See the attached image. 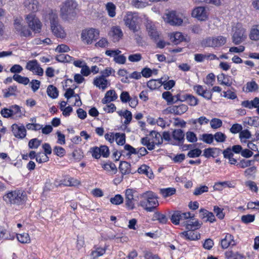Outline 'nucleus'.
Returning a JSON list of instances; mask_svg holds the SVG:
<instances>
[{
    "mask_svg": "<svg viewBox=\"0 0 259 259\" xmlns=\"http://www.w3.org/2000/svg\"><path fill=\"white\" fill-rule=\"evenodd\" d=\"M171 40L175 44H178L185 40V38L181 32H176L170 35Z\"/></svg>",
    "mask_w": 259,
    "mask_h": 259,
    "instance_id": "e433bc0d",
    "label": "nucleus"
},
{
    "mask_svg": "<svg viewBox=\"0 0 259 259\" xmlns=\"http://www.w3.org/2000/svg\"><path fill=\"white\" fill-rule=\"evenodd\" d=\"M14 27L16 30L20 33L21 36L25 37H33L31 31L26 26H24L20 19L15 20L14 23Z\"/></svg>",
    "mask_w": 259,
    "mask_h": 259,
    "instance_id": "4468645a",
    "label": "nucleus"
},
{
    "mask_svg": "<svg viewBox=\"0 0 259 259\" xmlns=\"http://www.w3.org/2000/svg\"><path fill=\"white\" fill-rule=\"evenodd\" d=\"M188 106L185 104H181L178 106H172L167 108V110L170 113L177 115H181L188 110Z\"/></svg>",
    "mask_w": 259,
    "mask_h": 259,
    "instance_id": "4be33fe9",
    "label": "nucleus"
},
{
    "mask_svg": "<svg viewBox=\"0 0 259 259\" xmlns=\"http://www.w3.org/2000/svg\"><path fill=\"white\" fill-rule=\"evenodd\" d=\"M102 167L111 175L116 174L117 171L115 164L111 162H108L103 164Z\"/></svg>",
    "mask_w": 259,
    "mask_h": 259,
    "instance_id": "f704fd0d",
    "label": "nucleus"
},
{
    "mask_svg": "<svg viewBox=\"0 0 259 259\" xmlns=\"http://www.w3.org/2000/svg\"><path fill=\"white\" fill-rule=\"evenodd\" d=\"M118 145L122 146L125 143V135L124 133H116L115 134V139Z\"/></svg>",
    "mask_w": 259,
    "mask_h": 259,
    "instance_id": "de8ad7c7",
    "label": "nucleus"
},
{
    "mask_svg": "<svg viewBox=\"0 0 259 259\" xmlns=\"http://www.w3.org/2000/svg\"><path fill=\"white\" fill-rule=\"evenodd\" d=\"M165 19L171 25H180L183 22L182 15L176 11L169 12L166 14Z\"/></svg>",
    "mask_w": 259,
    "mask_h": 259,
    "instance_id": "9b49d317",
    "label": "nucleus"
},
{
    "mask_svg": "<svg viewBox=\"0 0 259 259\" xmlns=\"http://www.w3.org/2000/svg\"><path fill=\"white\" fill-rule=\"evenodd\" d=\"M232 41L235 45H238L245 40L247 38L246 29L240 23H237L233 28Z\"/></svg>",
    "mask_w": 259,
    "mask_h": 259,
    "instance_id": "423d86ee",
    "label": "nucleus"
},
{
    "mask_svg": "<svg viewBox=\"0 0 259 259\" xmlns=\"http://www.w3.org/2000/svg\"><path fill=\"white\" fill-rule=\"evenodd\" d=\"M131 5L136 8L139 9L145 7L147 4L142 0H132Z\"/></svg>",
    "mask_w": 259,
    "mask_h": 259,
    "instance_id": "0e129e2a",
    "label": "nucleus"
},
{
    "mask_svg": "<svg viewBox=\"0 0 259 259\" xmlns=\"http://www.w3.org/2000/svg\"><path fill=\"white\" fill-rule=\"evenodd\" d=\"M163 78L160 79H151L147 83V87L151 90H154L159 88L162 85V82Z\"/></svg>",
    "mask_w": 259,
    "mask_h": 259,
    "instance_id": "7c9ffc66",
    "label": "nucleus"
},
{
    "mask_svg": "<svg viewBox=\"0 0 259 259\" xmlns=\"http://www.w3.org/2000/svg\"><path fill=\"white\" fill-rule=\"evenodd\" d=\"M213 138L217 142L223 143L226 141L227 137L222 132H217L214 135Z\"/></svg>",
    "mask_w": 259,
    "mask_h": 259,
    "instance_id": "69168bd1",
    "label": "nucleus"
},
{
    "mask_svg": "<svg viewBox=\"0 0 259 259\" xmlns=\"http://www.w3.org/2000/svg\"><path fill=\"white\" fill-rule=\"evenodd\" d=\"M141 144L147 147L149 150H152L155 148V144H154L152 139L148 138V137H144L141 139Z\"/></svg>",
    "mask_w": 259,
    "mask_h": 259,
    "instance_id": "37998d69",
    "label": "nucleus"
},
{
    "mask_svg": "<svg viewBox=\"0 0 259 259\" xmlns=\"http://www.w3.org/2000/svg\"><path fill=\"white\" fill-rule=\"evenodd\" d=\"M18 240L22 243H29L30 238L28 233H24L17 235Z\"/></svg>",
    "mask_w": 259,
    "mask_h": 259,
    "instance_id": "3c124183",
    "label": "nucleus"
},
{
    "mask_svg": "<svg viewBox=\"0 0 259 259\" xmlns=\"http://www.w3.org/2000/svg\"><path fill=\"white\" fill-rule=\"evenodd\" d=\"M218 81L221 84L225 85L228 87H230L232 84V81L230 79V77L228 75H225L223 73L218 76Z\"/></svg>",
    "mask_w": 259,
    "mask_h": 259,
    "instance_id": "c756f323",
    "label": "nucleus"
},
{
    "mask_svg": "<svg viewBox=\"0 0 259 259\" xmlns=\"http://www.w3.org/2000/svg\"><path fill=\"white\" fill-rule=\"evenodd\" d=\"M114 73L115 70L111 67H107L100 72V73L101 74V76L104 78H106V77L109 76L111 75H114Z\"/></svg>",
    "mask_w": 259,
    "mask_h": 259,
    "instance_id": "bf43d9fd",
    "label": "nucleus"
},
{
    "mask_svg": "<svg viewBox=\"0 0 259 259\" xmlns=\"http://www.w3.org/2000/svg\"><path fill=\"white\" fill-rule=\"evenodd\" d=\"M176 189L174 188L161 189L160 190V193L164 198H166L172 196L176 193Z\"/></svg>",
    "mask_w": 259,
    "mask_h": 259,
    "instance_id": "a18cd8bd",
    "label": "nucleus"
},
{
    "mask_svg": "<svg viewBox=\"0 0 259 259\" xmlns=\"http://www.w3.org/2000/svg\"><path fill=\"white\" fill-rule=\"evenodd\" d=\"M110 202L114 205H119L123 202V198L120 194H116L114 197L110 198Z\"/></svg>",
    "mask_w": 259,
    "mask_h": 259,
    "instance_id": "4d7b16f0",
    "label": "nucleus"
},
{
    "mask_svg": "<svg viewBox=\"0 0 259 259\" xmlns=\"http://www.w3.org/2000/svg\"><path fill=\"white\" fill-rule=\"evenodd\" d=\"M258 89L257 84L254 81H251L246 83L245 87L243 89V91L246 93L253 92L257 91Z\"/></svg>",
    "mask_w": 259,
    "mask_h": 259,
    "instance_id": "473e14b6",
    "label": "nucleus"
},
{
    "mask_svg": "<svg viewBox=\"0 0 259 259\" xmlns=\"http://www.w3.org/2000/svg\"><path fill=\"white\" fill-rule=\"evenodd\" d=\"M26 68L39 76H42L44 74L43 69L36 60L29 61L27 63Z\"/></svg>",
    "mask_w": 259,
    "mask_h": 259,
    "instance_id": "dca6fc26",
    "label": "nucleus"
},
{
    "mask_svg": "<svg viewBox=\"0 0 259 259\" xmlns=\"http://www.w3.org/2000/svg\"><path fill=\"white\" fill-rule=\"evenodd\" d=\"M4 200L10 204L21 205L27 200L26 193L21 190H16L9 192L3 197Z\"/></svg>",
    "mask_w": 259,
    "mask_h": 259,
    "instance_id": "f03ea898",
    "label": "nucleus"
},
{
    "mask_svg": "<svg viewBox=\"0 0 259 259\" xmlns=\"http://www.w3.org/2000/svg\"><path fill=\"white\" fill-rule=\"evenodd\" d=\"M136 193V190L133 189H127L125 191V204L128 210H133L135 208L134 196Z\"/></svg>",
    "mask_w": 259,
    "mask_h": 259,
    "instance_id": "ddd939ff",
    "label": "nucleus"
},
{
    "mask_svg": "<svg viewBox=\"0 0 259 259\" xmlns=\"http://www.w3.org/2000/svg\"><path fill=\"white\" fill-rule=\"evenodd\" d=\"M47 94L49 97L55 99L58 96L57 89L53 85H50L47 89Z\"/></svg>",
    "mask_w": 259,
    "mask_h": 259,
    "instance_id": "09e8293b",
    "label": "nucleus"
},
{
    "mask_svg": "<svg viewBox=\"0 0 259 259\" xmlns=\"http://www.w3.org/2000/svg\"><path fill=\"white\" fill-rule=\"evenodd\" d=\"M25 19L28 27L34 33H39L41 29L42 24L35 15L31 13L26 15Z\"/></svg>",
    "mask_w": 259,
    "mask_h": 259,
    "instance_id": "6e6552de",
    "label": "nucleus"
},
{
    "mask_svg": "<svg viewBox=\"0 0 259 259\" xmlns=\"http://www.w3.org/2000/svg\"><path fill=\"white\" fill-rule=\"evenodd\" d=\"M13 78L18 83L24 85L27 84L29 82V79L28 77L22 76L18 74H14L13 76Z\"/></svg>",
    "mask_w": 259,
    "mask_h": 259,
    "instance_id": "603ef678",
    "label": "nucleus"
},
{
    "mask_svg": "<svg viewBox=\"0 0 259 259\" xmlns=\"http://www.w3.org/2000/svg\"><path fill=\"white\" fill-rule=\"evenodd\" d=\"M93 84L99 89L104 91L110 84V81L102 76L96 77L93 81Z\"/></svg>",
    "mask_w": 259,
    "mask_h": 259,
    "instance_id": "a211bd4d",
    "label": "nucleus"
},
{
    "mask_svg": "<svg viewBox=\"0 0 259 259\" xmlns=\"http://www.w3.org/2000/svg\"><path fill=\"white\" fill-rule=\"evenodd\" d=\"M194 217V214H192L190 212H184L181 211L177 210L174 211L170 218L171 222L177 225L180 223L184 226L186 221L189 218Z\"/></svg>",
    "mask_w": 259,
    "mask_h": 259,
    "instance_id": "0eeeda50",
    "label": "nucleus"
},
{
    "mask_svg": "<svg viewBox=\"0 0 259 259\" xmlns=\"http://www.w3.org/2000/svg\"><path fill=\"white\" fill-rule=\"evenodd\" d=\"M77 4L74 0H67L61 8V14L65 19H72L77 14Z\"/></svg>",
    "mask_w": 259,
    "mask_h": 259,
    "instance_id": "20e7f679",
    "label": "nucleus"
},
{
    "mask_svg": "<svg viewBox=\"0 0 259 259\" xmlns=\"http://www.w3.org/2000/svg\"><path fill=\"white\" fill-rule=\"evenodd\" d=\"M123 32L120 27L113 26L108 33V35L114 42H118L123 36Z\"/></svg>",
    "mask_w": 259,
    "mask_h": 259,
    "instance_id": "f3484780",
    "label": "nucleus"
},
{
    "mask_svg": "<svg viewBox=\"0 0 259 259\" xmlns=\"http://www.w3.org/2000/svg\"><path fill=\"white\" fill-rule=\"evenodd\" d=\"M24 4L27 11L32 13L37 12L39 8V3L36 0H27Z\"/></svg>",
    "mask_w": 259,
    "mask_h": 259,
    "instance_id": "b1692460",
    "label": "nucleus"
},
{
    "mask_svg": "<svg viewBox=\"0 0 259 259\" xmlns=\"http://www.w3.org/2000/svg\"><path fill=\"white\" fill-rule=\"evenodd\" d=\"M11 131L13 136L19 139H23L26 136V130L24 125L22 124L14 123L11 125Z\"/></svg>",
    "mask_w": 259,
    "mask_h": 259,
    "instance_id": "f8f14e48",
    "label": "nucleus"
},
{
    "mask_svg": "<svg viewBox=\"0 0 259 259\" xmlns=\"http://www.w3.org/2000/svg\"><path fill=\"white\" fill-rule=\"evenodd\" d=\"M121 172L123 175H126L131 172V164L126 161H122L120 162L119 167Z\"/></svg>",
    "mask_w": 259,
    "mask_h": 259,
    "instance_id": "79ce46f5",
    "label": "nucleus"
},
{
    "mask_svg": "<svg viewBox=\"0 0 259 259\" xmlns=\"http://www.w3.org/2000/svg\"><path fill=\"white\" fill-rule=\"evenodd\" d=\"M150 135L152 137V140L155 145H159L162 143V137L160 133L153 131L151 132Z\"/></svg>",
    "mask_w": 259,
    "mask_h": 259,
    "instance_id": "c9c22d12",
    "label": "nucleus"
},
{
    "mask_svg": "<svg viewBox=\"0 0 259 259\" xmlns=\"http://www.w3.org/2000/svg\"><path fill=\"white\" fill-rule=\"evenodd\" d=\"M90 152L92 153V156L96 159L100 158L101 156L100 148L96 146L91 148Z\"/></svg>",
    "mask_w": 259,
    "mask_h": 259,
    "instance_id": "774afa93",
    "label": "nucleus"
},
{
    "mask_svg": "<svg viewBox=\"0 0 259 259\" xmlns=\"http://www.w3.org/2000/svg\"><path fill=\"white\" fill-rule=\"evenodd\" d=\"M15 237L14 233L11 232L4 227L0 226V239L12 240L14 239Z\"/></svg>",
    "mask_w": 259,
    "mask_h": 259,
    "instance_id": "bb28decb",
    "label": "nucleus"
},
{
    "mask_svg": "<svg viewBox=\"0 0 259 259\" xmlns=\"http://www.w3.org/2000/svg\"><path fill=\"white\" fill-rule=\"evenodd\" d=\"M117 95L114 90H110L108 91L105 95L104 98L102 100V103L103 104H107L112 101H115L117 99Z\"/></svg>",
    "mask_w": 259,
    "mask_h": 259,
    "instance_id": "393cba45",
    "label": "nucleus"
},
{
    "mask_svg": "<svg viewBox=\"0 0 259 259\" xmlns=\"http://www.w3.org/2000/svg\"><path fill=\"white\" fill-rule=\"evenodd\" d=\"M220 150L217 148H209L204 150L203 156L206 158L215 157L218 155Z\"/></svg>",
    "mask_w": 259,
    "mask_h": 259,
    "instance_id": "72a5a7b5",
    "label": "nucleus"
},
{
    "mask_svg": "<svg viewBox=\"0 0 259 259\" xmlns=\"http://www.w3.org/2000/svg\"><path fill=\"white\" fill-rule=\"evenodd\" d=\"M215 81V75L213 73H209L206 77L204 83L208 85L212 86Z\"/></svg>",
    "mask_w": 259,
    "mask_h": 259,
    "instance_id": "e2e57ef3",
    "label": "nucleus"
},
{
    "mask_svg": "<svg viewBox=\"0 0 259 259\" xmlns=\"http://www.w3.org/2000/svg\"><path fill=\"white\" fill-rule=\"evenodd\" d=\"M208 191V187L206 186H200L196 187L193 192V194L196 196L200 195L204 192Z\"/></svg>",
    "mask_w": 259,
    "mask_h": 259,
    "instance_id": "680f3d73",
    "label": "nucleus"
},
{
    "mask_svg": "<svg viewBox=\"0 0 259 259\" xmlns=\"http://www.w3.org/2000/svg\"><path fill=\"white\" fill-rule=\"evenodd\" d=\"M139 197L141 200L140 201L139 205L147 212L153 211L159 206L158 197L152 191H146L140 194Z\"/></svg>",
    "mask_w": 259,
    "mask_h": 259,
    "instance_id": "f257e3e1",
    "label": "nucleus"
},
{
    "mask_svg": "<svg viewBox=\"0 0 259 259\" xmlns=\"http://www.w3.org/2000/svg\"><path fill=\"white\" fill-rule=\"evenodd\" d=\"M11 114V118L14 119H18L21 118L23 114L21 109V107L17 105H11L9 107Z\"/></svg>",
    "mask_w": 259,
    "mask_h": 259,
    "instance_id": "412c9836",
    "label": "nucleus"
},
{
    "mask_svg": "<svg viewBox=\"0 0 259 259\" xmlns=\"http://www.w3.org/2000/svg\"><path fill=\"white\" fill-rule=\"evenodd\" d=\"M51 29L53 34L57 37L65 38L66 34L62 27L58 23V18L56 12L51 11L48 14Z\"/></svg>",
    "mask_w": 259,
    "mask_h": 259,
    "instance_id": "7ed1b4c3",
    "label": "nucleus"
},
{
    "mask_svg": "<svg viewBox=\"0 0 259 259\" xmlns=\"http://www.w3.org/2000/svg\"><path fill=\"white\" fill-rule=\"evenodd\" d=\"M64 96L67 100L70 99L72 97H74L75 98V103L74 104L75 106L79 107L82 104L79 95L75 94L73 89L71 88L67 89L64 94Z\"/></svg>",
    "mask_w": 259,
    "mask_h": 259,
    "instance_id": "5701e85b",
    "label": "nucleus"
},
{
    "mask_svg": "<svg viewBox=\"0 0 259 259\" xmlns=\"http://www.w3.org/2000/svg\"><path fill=\"white\" fill-rule=\"evenodd\" d=\"M209 122V119L205 116H201L197 119H191L190 120V122L192 124L196 125L198 123L200 125H202L203 124H207Z\"/></svg>",
    "mask_w": 259,
    "mask_h": 259,
    "instance_id": "8fccbe9b",
    "label": "nucleus"
},
{
    "mask_svg": "<svg viewBox=\"0 0 259 259\" xmlns=\"http://www.w3.org/2000/svg\"><path fill=\"white\" fill-rule=\"evenodd\" d=\"M146 28L149 35L151 38L156 39L159 36V33L157 31L156 27L151 22H148L146 24Z\"/></svg>",
    "mask_w": 259,
    "mask_h": 259,
    "instance_id": "cd10ccee",
    "label": "nucleus"
},
{
    "mask_svg": "<svg viewBox=\"0 0 259 259\" xmlns=\"http://www.w3.org/2000/svg\"><path fill=\"white\" fill-rule=\"evenodd\" d=\"M125 152H127L126 155L131 156L132 154H137V150L130 145L125 144L124 146V150L119 152L120 156Z\"/></svg>",
    "mask_w": 259,
    "mask_h": 259,
    "instance_id": "ea45409f",
    "label": "nucleus"
},
{
    "mask_svg": "<svg viewBox=\"0 0 259 259\" xmlns=\"http://www.w3.org/2000/svg\"><path fill=\"white\" fill-rule=\"evenodd\" d=\"M251 133L247 130L241 131L239 134V137L242 142H245L246 139H248L251 137Z\"/></svg>",
    "mask_w": 259,
    "mask_h": 259,
    "instance_id": "13d9d810",
    "label": "nucleus"
},
{
    "mask_svg": "<svg viewBox=\"0 0 259 259\" xmlns=\"http://www.w3.org/2000/svg\"><path fill=\"white\" fill-rule=\"evenodd\" d=\"M138 171L139 174L145 175L149 178H151L153 177V173L152 172L151 169L149 166L146 165H142L140 166L138 168Z\"/></svg>",
    "mask_w": 259,
    "mask_h": 259,
    "instance_id": "a19ab883",
    "label": "nucleus"
},
{
    "mask_svg": "<svg viewBox=\"0 0 259 259\" xmlns=\"http://www.w3.org/2000/svg\"><path fill=\"white\" fill-rule=\"evenodd\" d=\"M185 100L190 106H195L198 103V99L192 95H186L185 96Z\"/></svg>",
    "mask_w": 259,
    "mask_h": 259,
    "instance_id": "864d4df0",
    "label": "nucleus"
},
{
    "mask_svg": "<svg viewBox=\"0 0 259 259\" xmlns=\"http://www.w3.org/2000/svg\"><path fill=\"white\" fill-rule=\"evenodd\" d=\"M41 141L37 138L30 140L28 142V147L30 149H37L40 145Z\"/></svg>",
    "mask_w": 259,
    "mask_h": 259,
    "instance_id": "052dcab7",
    "label": "nucleus"
},
{
    "mask_svg": "<svg viewBox=\"0 0 259 259\" xmlns=\"http://www.w3.org/2000/svg\"><path fill=\"white\" fill-rule=\"evenodd\" d=\"M99 34L100 31L98 29L95 28L84 29L81 32V38L84 44L89 45L91 44L93 40L98 38Z\"/></svg>",
    "mask_w": 259,
    "mask_h": 259,
    "instance_id": "1a4fd4ad",
    "label": "nucleus"
},
{
    "mask_svg": "<svg viewBox=\"0 0 259 259\" xmlns=\"http://www.w3.org/2000/svg\"><path fill=\"white\" fill-rule=\"evenodd\" d=\"M173 138L179 142H183L184 140V133L181 129H176L172 132Z\"/></svg>",
    "mask_w": 259,
    "mask_h": 259,
    "instance_id": "58836bf2",
    "label": "nucleus"
},
{
    "mask_svg": "<svg viewBox=\"0 0 259 259\" xmlns=\"http://www.w3.org/2000/svg\"><path fill=\"white\" fill-rule=\"evenodd\" d=\"M236 245V242L234 239V236L230 234L227 233L224 238L221 241V246L223 249H226L229 246H233Z\"/></svg>",
    "mask_w": 259,
    "mask_h": 259,
    "instance_id": "aec40b11",
    "label": "nucleus"
},
{
    "mask_svg": "<svg viewBox=\"0 0 259 259\" xmlns=\"http://www.w3.org/2000/svg\"><path fill=\"white\" fill-rule=\"evenodd\" d=\"M49 157L47 155V154L40 152H38L36 155V161L38 163L46 162L49 160Z\"/></svg>",
    "mask_w": 259,
    "mask_h": 259,
    "instance_id": "6e6d98bb",
    "label": "nucleus"
},
{
    "mask_svg": "<svg viewBox=\"0 0 259 259\" xmlns=\"http://www.w3.org/2000/svg\"><path fill=\"white\" fill-rule=\"evenodd\" d=\"M199 213L202 219H207L206 221L213 223L215 221V217L211 212H209L205 209L201 208L199 210Z\"/></svg>",
    "mask_w": 259,
    "mask_h": 259,
    "instance_id": "c85d7f7f",
    "label": "nucleus"
},
{
    "mask_svg": "<svg viewBox=\"0 0 259 259\" xmlns=\"http://www.w3.org/2000/svg\"><path fill=\"white\" fill-rule=\"evenodd\" d=\"M249 36L251 40L255 41L259 40V25H255L252 27Z\"/></svg>",
    "mask_w": 259,
    "mask_h": 259,
    "instance_id": "2f4dec72",
    "label": "nucleus"
},
{
    "mask_svg": "<svg viewBox=\"0 0 259 259\" xmlns=\"http://www.w3.org/2000/svg\"><path fill=\"white\" fill-rule=\"evenodd\" d=\"M125 25L135 33L140 30V18L138 13L128 12L123 18Z\"/></svg>",
    "mask_w": 259,
    "mask_h": 259,
    "instance_id": "39448f33",
    "label": "nucleus"
},
{
    "mask_svg": "<svg viewBox=\"0 0 259 259\" xmlns=\"http://www.w3.org/2000/svg\"><path fill=\"white\" fill-rule=\"evenodd\" d=\"M56 59L57 61L62 62H71L74 60V58L72 57L64 54L58 55Z\"/></svg>",
    "mask_w": 259,
    "mask_h": 259,
    "instance_id": "5fc2aeb1",
    "label": "nucleus"
},
{
    "mask_svg": "<svg viewBox=\"0 0 259 259\" xmlns=\"http://www.w3.org/2000/svg\"><path fill=\"white\" fill-rule=\"evenodd\" d=\"M153 220H157L161 224H166L167 222V219L165 215L160 213L159 212H155L153 215Z\"/></svg>",
    "mask_w": 259,
    "mask_h": 259,
    "instance_id": "49530a36",
    "label": "nucleus"
},
{
    "mask_svg": "<svg viewBox=\"0 0 259 259\" xmlns=\"http://www.w3.org/2000/svg\"><path fill=\"white\" fill-rule=\"evenodd\" d=\"M192 16L198 20L204 21L207 20L208 13L203 7H198L194 9L192 12Z\"/></svg>",
    "mask_w": 259,
    "mask_h": 259,
    "instance_id": "2eb2a0df",
    "label": "nucleus"
},
{
    "mask_svg": "<svg viewBox=\"0 0 259 259\" xmlns=\"http://www.w3.org/2000/svg\"><path fill=\"white\" fill-rule=\"evenodd\" d=\"M106 10L107 11L108 15L110 17H114L116 15V6L111 2H108L106 5Z\"/></svg>",
    "mask_w": 259,
    "mask_h": 259,
    "instance_id": "c03bdc74",
    "label": "nucleus"
},
{
    "mask_svg": "<svg viewBox=\"0 0 259 259\" xmlns=\"http://www.w3.org/2000/svg\"><path fill=\"white\" fill-rule=\"evenodd\" d=\"M226 38L223 36L209 37L203 41V45L207 47H220L225 44Z\"/></svg>",
    "mask_w": 259,
    "mask_h": 259,
    "instance_id": "9d476101",
    "label": "nucleus"
},
{
    "mask_svg": "<svg viewBox=\"0 0 259 259\" xmlns=\"http://www.w3.org/2000/svg\"><path fill=\"white\" fill-rule=\"evenodd\" d=\"M193 218H189L186 221L184 226L186 227V230H195L201 227V224L198 220H195Z\"/></svg>",
    "mask_w": 259,
    "mask_h": 259,
    "instance_id": "a878e982",
    "label": "nucleus"
},
{
    "mask_svg": "<svg viewBox=\"0 0 259 259\" xmlns=\"http://www.w3.org/2000/svg\"><path fill=\"white\" fill-rule=\"evenodd\" d=\"M202 153L200 149L196 148L191 150L187 154V156L190 158H196L199 157Z\"/></svg>",
    "mask_w": 259,
    "mask_h": 259,
    "instance_id": "338daca9",
    "label": "nucleus"
},
{
    "mask_svg": "<svg viewBox=\"0 0 259 259\" xmlns=\"http://www.w3.org/2000/svg\"><path fill=\"white\" fill-rule=\"evenodd\" d=\"M181 237L189 240H196L200 238V234L194 230H187L180 233Z\"/></svg>",
    "mask_w": 259,
    "mask_h": 259,
    "instance_id": "6ab92c4d",
    "label": "nucleus"
},
{
    "mask_svg": "<svg viewBox=\"0 0 259 259\" xmlns=\"http://www.w3.org/2000/svg\"><path fill=\"white\" fill-rule=\"evenodd\" d=\"M17 91V88L16 86H10L8 89L3 90L4 97L6 98H7L12 96H15Z\"/></svg>",
    "mask_w": 259,
    "mask_h": 259,
    "instance_id": "4c0bfd02",
    "label": "nucleus"
}]
</instances>
